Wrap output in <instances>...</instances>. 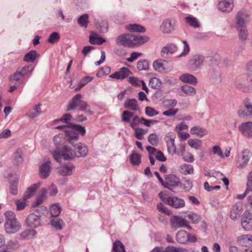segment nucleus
Segmentation results:
<instances>
[{
  "instance_id": "nucleus-27",
  "label": "nucleus",
  "mask_w": 252,
  "mask_h": 252,
  "mask_svg": "<svg viewBox=\"0 0 252 252\" xmlns=\"http://www.w3.org/2000/svg\"><path fill=\"white\" fill-rule=\"evenodd\" d=\"M242 209V205L241 203L235 204L231 209V219L233 220H236L241 214Z\"/></svg>"
},
{
  "instance_id": "nucleus-14",
  "label": "nucleus",
  "mask_w": 252,
  "mask_h": 252,
  "mask_svg": "<svg viewBox=\"0 0 252 252\" xmlns=\"http://www.w3.org/2000/svg\"><path fill=\"white\" fill-rule=\"evenodd\" d=\"M25 225L27 227L32 228L40 226L41 225L40 217L33 213L30 214L25 220Z\"/></svg>"
},
{
  "instance_id": "nucleus-42",
  "label": "nucleus",
  "mask_w": 252,
  "mask_h": 252,
  "mask_svg": "<svg viewBox=\"0 0 252 252\" xmlns=\"http://www.w3.org/2000/svg\"><path fill=\"white\" fill-rule=\"evenodd\" d=\"M125 246L119 240H116L113 245L112 252H125Z\"/></svg>"
},
{
  "instance_id": "nucleus-46",
  "label": "nucleus",
  "mask_w": 252,
  "mask_h": 252,
  "mask_svg": "<svg viewBox=\"0 0 252 252\" xmlns=\"http://www.w3.org/2000/svg\"><path fill=\"white\" fill-rule=\"evenodd\" d=\"M181 90L187 95H193L196 94L195 89L188 85H183Z\"/></svg>"
},
{
  "instance_id": "nucleus-50",
  "label": "nucleus",
  "mask_w": 252,
  "mask_h": 252,
  "mask_svg": "<svg viewBox=\"0 0 252 252\" xmlns=\"http://www.w3.org/2000/svg\"><path fill=\"white\" fill-rule=\"evenodd\" d=\"M89 15L87 14H85L81 15L78 19V23L81 27H87L89 23Z\"/></svg>"
},
{
  "instance_id": "nucleus-10",
  "label": "nucleus",
  "mask_w": 252,
  "mask_h": 252,
  "mask_svg": "<svg viewBox=\"0 0 252 252\" xmlns=\"http://www.w3.org/2000/svg\"><path fill=\"white\" fill-rule=\"evenodd\" d=\"M204 61V57L201 55H196L190 59L188 63L189 68L191 71H196L200 68Z\"/></svg>"
},
{
  "instance_id": "nucleus-56",
  "label": "nucleus",
  "mask_w": 252,
  "mask_h": 252,
  "mask_svg": "<svg viewBox=\"0 0 252 252\" xmlns=\"http://www.w3.org/2000/svg\"><path fill=\"white\" fill-rule=\"evenodd\" d=\"M247 192H252V170L250 172L247 177Z\"/></svg>"
},
{
  "instance_id": "nucleus-59",
  "label": "nucleus",
  "mask_w": 252,
  "mask_h": 252,
  "mask_svg": "<svg viewBox=\"0 0 252 252\" xmlns=\"http://www.w3.org/2000/svg\"><path fill=\"white\" fill-rule=\"evenodd\" d=\"M249 158H238L236 162V166L239 168H244L249 162Z\"/></svg>"
},
{
  "instance_id": "nucleus-63",
  "label": "nucleus",
  "mask_w": 252,
  "mask_h": 252,
  "mask_svg": "<svg viewBox=\"0 0 252 252\" xmlns=\"http://www.w3.org/2000/svg\"><path fill=\"white\" fill-rule=\"evenodd\" d=\"M212 151L214 155H216L220 158H224L223 152L220 146L218 145L213 146L212 148Z\"/></svg>"
},
{
  "instance_id": "nucleus-15",
  "label": "nucleus",
  "mask_w": 252,
  "mask_h": 252,
  "mask_svg": "<svg viewBox=\"0 0 252 252\" xmlns=\"http://www.w3.org/2000/svg\"><path fill=\"white\" fill-rule=\"evenodd\" d=\"M179 183L180 180L177 176L173 174H170L165 177L163 186L165 188L171 190L172 187H177Z\"/></svg>"
},
{
  "instance_id": "nucleus-34",
  "label": "nucleus",
  "mask_w": 252,
  "mask_h": 252,
  "mask_svg": "<svg viewBox=\"0 0 252 252\" xmlns=\"http://www.w3.org/2000/svg\"><path fill=\"white\" fill-rule=\"evenodd\" d=\"M177 104V101L175 99H166L162 102V106L165 109L174 108Z\"/></svg>"
},
{
  "instance_id": "nucleus-31",
  "label": "nucleus",
  "mask_w": 252,
  "mask_h": 252,
  "mask_svg": "<svg viewBox=\"0 0 252 252\" xmlns=\"http://www.w3.org/2000/svg\"><path fill=\"white\" fill-rule=\"evenodd\" d=\"M8 181L10 185V191L11 194L13 195H16L17 194V184L18 179L14 176H11L8 179Z\"/></svg>"
},
{
  "instance_id": "nucleus-62",
  "label": "nucleus",
  "mask_w": 252,
  "mask_h": 252,
  "mask_svg": "<svg viewBox=\"0 0 252 252\" xmlns=\"http://www.w3.org/2000/svg\"><path fill=\"white\" fill-rule=\"evenodd\" d=\"M33 70V68H32L31 65H27L23 67L21 70L19 71L22 74V75L25 77L27 75H28V73L31 74Z\"/></svg>"
},
{
  "instance_id": "nucleus-64",
  "label": "nucleus",
  "mask_w": 252,
  "mask_h": 252,
  "mask_svg": "<svg viewBox=\"0 0 252 252\" xmlns=\"http://www.w3.org/2000/svg\"><path fill=\"white\" fill-rule=\"evenodd\" d=\"M165 252H183L182 249L172 246H169L166 247Z\"/></svg>"
},
{
  "instance_id": "nucleus-8",
  "label": "nucleus",
  "mask_w": 252,
  "mask_h": 252,
  "mask_svg": "<svg viewBox=\"0 0 252 252\" xmlns=\"http://www.w3.org/2000/svg\"><path fill=\"white\" fill-rule=\"evenodd\" d=\"M171 228L176 230L179 228H187L191 230V227L189 225V221L185 219L178 216H172L170 220Z\"/></svg>"
},
{
  "instance_id": "nucleus-38",
  "label": "nucleus",
  "mask_w": 252,
  "mask_h": 252,
  "mask_svg": "<svg viewBox=\"0 0 252 252\" xmlns=\"http://www.w3.org/2000/svg\"><path fill=\"white\" fill-rule=\"evenodd\" d=\"M51 225L57 230H61L65 223L62 219L60 218H55L52 220L51 221Z\"/></svg>"
},
{
  "instance_id": "nucleus-24",
  "label": "nucleus",
  "mask_w": 252,
  "mask_h": 252,
  "mask_svg": "<svg viewBox=\"0 0 252 252\" xmlns=\"http://www.w3.org/2000/svg\"><path fill=\"white\" fill-rule=\"evenodd\" d=\"M51 162L47 161L41 164L39 166V175L41 178L46 179L51 172Z\"/></svg>"
},
{
  "instance_id": "nucleus-32",
  "label": "nucleus",
  "mask_w": 252,
  "mask_h": 252,
  "mask_svg": "<svg viewBox=\"0 0 252 252\" xmlns=\"http://www.w3.org/2000/svg\"><path fill=\"white\" fill-rule=\"evenodd\" d=\"M39 56L35 50H31L24 56L23 60L27 63H33Z\"/></svg>"
},
{
  "instance_id": "nucleus-28",
  "label": "nucleus",
  "mask_w": 252,
  "mask_h": 252,
  "mask_svg": "<svg viewBox=\"0 0 252 252\" xmlns=\"http://www.w3.org/2000/svg\"><path fill=\"white\" fill-rule=\"evenodd\" d=\"M177 241L180 244H186L188 242L189 233L184 230H179L176 235Z\"/></svg>"
},
{
  "instance_id": "nucleus-61",
  "label": "nucleus",
  "mask_w": 252,
  "mask_h": 252,
  "mask_svg": "<svg viewBox=\"0 0 252 252\" xmlns=\"http://www.w3.org/2000/svg\"><path fill=\"white\" fill-rule=\"evenodd\" d=\"M141 124H143L146 126H150L152 125H154L158 123V121L156 120H147L144 118H140Z\"/></svg>"
},
{
  "instance_id": "nucleus-39",
  "label": "nucleus",
  "mask_w": 252,
  "mask_h": 252,
  "mask_svg": "<svg viewBox=\"0 0 252 252\" xmlns=\"http://www.w3.org/2000/svg\"><path fill=\"white\" fill-rule=\"evenodd\" d=\"M36 234H37V232L34 229H26L25 230L23 231L21 233L20 236L22 239H27V238H32V237L35 236Z\"/></svg>"
},
{
  "instance_id": "nucleus-44",
  "label": "nucleus",
  "mask_w": 252,
  "mask_h": 252,
  "mask_svg": "<svg viewBox=\"0 0 252 252\" xmlns=\"http://www.w3.org/2000/svg\"><path fill=\"white\" fill-rule=\"evenodd\" d=\"M70 128H72L75 131L81 135H84L86 133L85 127L83 126L73 124H70L69 125Z\"/></svg>"
},
{
  "instance_id": "nucleus-57",
  "label": "nucleus",
  "mask_w": 252,
  "mask_h": 252,
  "mask_svg": "<svg viewBox=\"0 0 252 252\" xmlns=\"http://www.w3.org/2000/svg\"><path fill=\"white\" fill-rule=\"evenodd\" d=\"M157 209L159 212L166 214L168 216L170 215L171 214V211L161 203H159L157 204Z\"/></svg>"
},
{
  "instance_id": "nucleus-22",
  "label": "nucleus",
  "mask_w": 252,
  "mask_h": 252,
  "mask_svg": "<svg viewBox=\"0 0 252 252\" xmlns=\"http://www.w3.org/2000/svg\"><path fill=\"white\" fill-rule=\"evenodd\" d=\"M218 6L220 10L229 12L233 8V0H220Z\"/></svg>"
},
{
  "instance_id": "nucleus-35",
  "label": "nucleus",
  "mask_w": 252,
  "mask_h": 252,
  "mask_svg": "<svg viewBox=\"0 0 252 252\" xmlns=\"http://www.w3.org/2000/svg\"><path fill=\"white\" fill-rule=\"evenodd\" d=\"M75 145H76L75 148L77 149L80 157L82 158L86 157L88 152L87 146L84 144L78 142H77V144H75Z\"/></svg>"
},
{
  "instance_id": "nucleus-7",
  "label": "nucleus",
  "mask_w": 252,
  "mask_h": 252,
  "mask_svg": "<svg viewBox=\"0 0 252 252\" xmlns=\"http://www.w3.org/2000/svg\"><path fill=\"white\" fill-rule=\"evenodd\" d=\"M41 186V183L38 182L33 184L30 188L25 193L22 198L16 201V205L18 210H23L27 205V200L32 196Z\"/></svg>"
},
{
  "instance_id": "nucleus-40",
  "label": "nucleus",
  "mask_w": 252,
  "mask_h": 252,
  "mask_svg": "<svg viewBox=\"0 0 252 252\" xmlns=\"http://www.w3.org/2000/svg\"><path fill=\"white\" fill-rule=\"evenodd\" d=\"M47 192V189L46 188H42L41 194L39 195L36 199V201L33 205V207L37 206L42 203L43 200L46 198V194Z\"/></svg>"
},
{
  "instance_id": "nucleus-21",
  "label": "nucleus",
  "mask_w": 252,
  "mask_h": 252,
  "mask_svg": "<svg viewBox=\"0 0 252 252\" xmlns=\"http://www.w3.org/2000/svg\"><path fill=\"white\" fill-rule=\"evenodd\" d=\"M242 226L246 231H250L252 229V220L251 214L245 211L242 216L241 219Z\"/></svg>"
},
{
  "instance_id": "nucleus-6",
  "label": "nucleus",
  "mask_w": 252,
  "mask_h": 252,
  "mask_svg": "<svg viewBox=\"0 0 252 252\" xmlns=\"http://www.w3.org/2000/svg\"><path fill=\"white\" fill-rule=\"evenodd\" d=\"M71 158H54L55 160L61 164V166L57 167L58 173L63 176H70L72 174L75 169V166L68 159Z\"/></svg>"
},
{
  "instance_id": "nucleus-18",
  "label": "nucleus",
  "mask_w": 252,
  "mask_h": 252,
  "mask_svg": "<svg viewBox=\"0 0 252 252\" xmlns=\"http://www.w3.org/2000/svg\"><path fill=\"white\" fill-rule=\"evenodd\" d=\"M153 66L155 70L158 72L167 71L169 70L168 63L164 60H157L154 62Z\"/></svg>"
},
{
  "instance_id": "nucleus-13",
  "label": "nucleus",
  "mask_w": 252,
  "mask_h": 252,
  "mask_svg": "<svg viewBox=\"0 0 252 252\" xmlns=\"http://www.w3.org/2000/svg\"><path fill=\"white\" fill-rule=\"evenodd\" d=\"M176 21L174 19H166L160 26V30L163 33H170L175 30Z\"/></svg>"
},
{
  "instance_id": "nucleus-48",
  "label": "nucleus",
  "mask_w": 252,
  "mask_h": 252,
  "mask_svg": "<svg viewBox=\"0 0 252 252\" xmlns=\"http://www.w3.org/2000/svg\"><path fill=\"white\" fill-rule=\"evenodd\" d=\"M137 68L138 70H148L149 68V62L147 60H140L137 63Z\"/></svg>"
},
{
  "instance_id": "nucleus-51",
  "label": "nucleus",
  "mask_w": 252,
  "mask_h": 252,
  "mask_svg": "<svg viewBox=\"0 0 252 252\" xmlns=\"http://www.w3.org/2000/svg\"><path fill=\"white\" fill-rule=\"evenodd\" d=\"M188 143L192 148L198 150L201 147V141L198 139H190L188 140Z\"/></svg>"
},
{
  "instance_id": "nucleus-12",
  "label": "nucleus",
  "mask_w": 252,
  "mask_h": 252,
  "mask_svg": "<svg viewBox=\"0 0 252 252\" xmlns=\"http://www.w3.org/2000/svg\"><path fill=\"white\" fill-rule=\"evenodd\" d=\"M149 38L146 35H140L138 33L130 34L129 48H133L145 43Z\"/></svg>"
},
{
  "instance_id": "nucleus-53",
  "label": "nucleus",
  "mask_w": 252,
  "mask_h": 252,
  "mask_svg": "<svg viewBox=\"0 0 252 252\" xmlns=\"http://www.w3.org/2000/svg\"><path fill=\"white\" fill-rule=\"evenodd\" d=\"M161 85V82L159 79L153 77L150 79L149 85L153 89H158L160 87Z\"/></svg>"
},
{
  "instance_id": "nucleus-49",
  "label": "nucleus",
  "mask_w": 252,
  "mask_h": 252,
  "mask_svg": "<svg viewBox=\"0 0 252 252\" xmlns=\"http://www.w3.org/2000/svg\"><path fill=\"white\" fill-rule=\"evenodd\" d=\"M187 217L193 224L198 223L201 219V217L199 215L193 212L188 214Z\"/></svg>"
},
{
  "instance_id": "nucleus-2",
  "label": "nucleus",
  "mask_w": 252,
  "mask_h": 252,
  "mask_svg": "<svg viewBox=\"0 0 252 252\" xmlns=\"http://www.w3.org/2000/svg\"><path fill=\"white\" fill-rule=\"evenodd\" d=\"M248 14L246 11H239L236 16L235 28H236L240 40L244 41L247 39L248 32L246 26V22Z\"/></svg>"
},
{
  "instance_id": "nucleus-60",
  "label": "nucleus",
  "mask_w": 252,
  "mask_h": 252,
  "mask_svg": "<svg viewBox=\"0 0 252 252\" xmlns=\"http://www.w3.org/2000/svg\"><path fill=\"white\" fill-rule=\"evenodd\" d=\"M179 109L176 108L167 109V110L164 111L162 113L163 116L167 117H174L178 112Z\"/></svg>"
},
{
  "instance_id": "nucleus-58",
  "label": "nucleus",
  "mask_w": 252,
  "mask_h": 252,
  "mask_svg": "<svg viewBox=\"0 0 252 252\" xmlns=\"http://www.w3.org/2000/svg\"><path fill=\"white\" fill-rule=\"evenodd\" d=\"M149 142L153 146H156L158 143V138L156 133L150 134L148 138Z\"/></svg>"
},
{
  "instance_id": "nucleus-55",
  "label": "nucleus",
  "mask_w": 252,
  "mask_h": 252,
  "mask_svg": "<svg viewBox=\"0 0 252 252\" xmlns=\"http://www.w3.org/2000/svg\"><path fill=\"white\" fill-rule=\"evenodd\" d=\"M145 114L147 116L153 117L158 114V112L155 110L154 108L150 106H146L145 107Z\"/></svg>"
},
{
  "instance_id": "nucleus-26",
  "label": "nucleus",
  "mask_w": 252,
  "mask_h": 252,
  "mask_svg": "<svg viewBox=\"0 0 252 252\" xmlns=\"http://www.w3.org/2000/svg\"><path fill=\"white\" fill-rule=\"evenodd\" d=\"M146 148L149 154L148 158H165L161 151L158 150L155 147L147 146Z\"/></svg>"
},
{
  "instance_id": "nucleus-43",
  "label": "nucleus",
  "mask_w": 252,
  "mask_h": 252,
  "mask_svg": "<svg viewBox=\"0 0 252 252\" xmlns=\"http://www.w3.org/2000/svg\"><path fill=\"white\" fill-rule=\"evenodd\" d=\"M180 171L184 175L192 174L193 168L191 165L184 164L180 167Z\"/></svg>"
},
{
  "instance_id": "nucleus-11",
  "label": "nucleus",
  "mask_w": 252,
  "mask_h": 252,
  "mask_svg": "<svg viewBox=\"0 0 252 252\" xmlns=\"http://www.w3.org/2000/svg\"><path fill=\"white\" fill-rule=\"evenodd\" d=\"M249 83V81L248 80L247 76L241 75L236 78L234 85L239 90L250 93Z\"/></svg>"
},
{
  "instance_id": "nucleus-16",
  "label": "nucleus",
  "mask_w": 252,
  "mask_h": 252,
  "mask_svg": "<svg viewBox=\"0 0 252 252\" xmlns=\"http://www.w3.org/2000/svg\"><path fill=\"white\" fill-rule=\"evenodd\" d=\"M167 204L174 208H182L185 206V201L175 196L168 197Z\"/></svg>"
},
{
  "instance_id": "nucleus-1",
  "label": "nucleus",
  "mask_w": 252,
  "mask_h": 252,
  "mask_svg": "<svg viewBox=\"0 0 252 252\" xmlns=\"http://www.w3.org/2000/svg\"><path fill=\"white\" fill-rule=\"evenodd\" d=\"M79 138L77 132L72 128H69L66 133L65 136L62 134L55 135L53 141L56 146V150L50 151L53 158H75V152L65 145L68 142L73 147H76Z\"/></svg>"
},
{
  "instance_id": "nucleus-5",
  "label": "nucleus",
  "mask_w": 252,
  "mask_h": 252,
  "mask_svg": "<svg viewBox=\"0 0 252 252\" xmlns=\"http://www.w3.org/2000/svg\"><path fill=\"white\" fill-rule=\"evenodd\" d=\"M175 138L176 135L173 132H169L165 135L164 141L166 144L167 151L171 156L175 154L178 156H182L185 152V147L184 145H182L180 151H177L175 144Z\"/></svg>"
},
{
  "instance_id": "nucleus-47",
  "label": "nucleus",
  "mask_w": 252,
  "mask_h": 252,
  "mask_svg": "<svg viewBox=\"0 0 252 252\" xmlns=\"http://www.w3.org/2000/svg\"><path fill=\"white\" fill-rule=\"evenodd\" d=\"M134 116V113L128 110L123 111L122 116V121L124 123H130V120Z\"/></svg>"
},
{
  "instance_id": "nucleus-45",
  "label": "nucleus",
  "mask_w": 252,
  "mask_h": 252,
  "mask_svg": "<svg viewBox=\"0 0 252 252\" xmlns=\"http://www.w3.org/2000/svg\"><path fill=\"white\" fill-rule=\"evenodd\" d=\"M24 77L22 75L21 72L17 71L13 75L10 76L9 79L11 83L14 81L17 82L20 85L22 84V79Z\"/></svg>"
},
{
  "instance_id": "nucleus-19",
  "label": "nucleus",
  "mask_w": 252,
  "mask_h": 252,
  "mask_svg": "<svg viewBox=\"0 0 252 252\" xmlns=\"http://www.w3.org/2000/svg\"><path fill=\"white\" fill-rule=\"evenodd\" d=\"M131 74V72L128 68L123 67L120 68L118 71H116L110 75L109 77L116 79H124L127 77Z\"/></svg>"
},
{
  "instance_id": "nucleus-37",
  "label": "nucleus",
  "mask_w": 252,
  "mask_h": 252,
  "mask_svg": "<svg viewBox=\"0 0 252 252\" xmlns=\"http://www.w3.org/2000/svg\"><path fill=\"white\" fill-rule=\"evenodd\" d=\"M93 32H92L89 36V42L91 44L100 45L106 42L105 38L102 37H98L97 35H93Z\"/></svg>"
},
{
  "instance_id": "nucleus-54",
  "label": "nucleus",
  "mask_w": 252,
  "mask_h": 252,
  "mask_svg": "<svg viewBox=\"0 0 252 252\" xmlns=\"http://www.w3.org/2000/svg\"><path fill=\"white\" fill-rule=\"evenodd\" d=\"M186 22L190 26L194 28H198L199 26L198 20L196 18L188 16L186 18Z\"/></svg>"
},
{
  "instance_id": "nucleus-33",
  "label": "nucleus",
  "mask_w": 252,
  "mask_h": 252,
  "mask_svg": "<svg viewBox=\"0 0 252 252\" xmlns=\"http://www.w3.org/2000/svg\"><path fill=\"white\" fill-rule=\"evenodd\" d=\"M190 132L191 134L199 137H202L207 133L206 129L202 128L199 126H194L192 127L190 130Z\"/></svg>"
},
{
  "instance_id": "nucleus-20",
  "label": "nucleus",
  "mask_w": 252,
  "mask_h": 252,
  "mask_svg": "<svg viewBox=\"0 0 252 252\" xmlns=\"http://www.w3.org/2000/svg\"><path fill=\"white\" fill-rule=\"evenodd\" d=\"M238 129L245 136L252 138V122L242 123L238 126Z\"/></svg>"
},
{
  "instance_id": "nucleus-4",
  "label": "nucleus",
  "mask_w": 252,
  "mask_h": 252,
  "mask_svg": "<svg viewBox=\"0 0 252 252\" xmlns=\"http://www.w3.org/2000/svg\"><path fill=\"white\" fill-rule=\"evenodd\" d=\"M4 215L6 218L4 228L6 233L12 234L18 231L21 225L16 219L14 214L11 211H7Z\"/></svg>"
},
{
  "instance_id": "nucleus-23",
  "label": "nucleus",
  "mask_w": 252,
  "mask_h": 252,
  "mask_svg": "<svg viewBox=\"0 0 252 252\" xmlns=\"http://www.w3.org/2000/svg\"><path fill=\"white\" fill-rule=\"evenodd\" d=\"M208 76L211 82L213 84H218L221 81V76L219 68L210 69Z\"/></svg>"
},
{
  "instance_id": "nucleus-25",
  "label": "nucleus",
  "mask_w": 252,
  "mask_h": 252,
  "mask_svg": "<svg viewBox=\"0 0 252 252\" xmlns=\"http://www.w3.org/2000/svg\"><path fill=\"white\" fill-rule=\"evenodd\" d=\"M117 44L129 48L130 34H123L118 36L116 39Z\"/></svg>"
},
{
  "instance_id": "nucleus-36",
  "label": "nucleus",
  "mask_w": 252,
  "mask_h": 252,
  "mask_svg": "<svg viewBox=\"0 0 252 252\" xmlns=\"http://www.w3.org/2000/svg\"><path fill=\"white\" fill-rule=\"evenodd\" d=\"M126 28L132 32H145V29L143 26L136 24L127 25L126 26Z\"/></svg>"
},
{
  "instance_id": "nucleus-52",
  "label": "nucleus",
  "mask_w": 252,
  "mask_h": 252,
  "mask_svg": "<svg viewBox=\"0 0 252 252\" xmlns=\"http://www.w3.org/2000/svg\"><path fill=\"white\" fill-rule=\"evenodd\" d=\"M60 36L58 32H53L49 35L47 41L51 44H54L58 41L60 39Z\"/></svg>"
},
{
  "instance_id": "nucleus-17",
  "label": "nucleus",
  "mask_w": 252,
  "mask_h": 252,
  "mask_svg": "<svg viewBox=\"0 0 252 252\" xmlns=\"http://www.w3.org/2000/svg\"><path fill=\"white\" fill-rule=\"evenodd\" d=\"M177 50V47L173 43H168L161 51V56L164 58H169Z\"/></svg>"
},
{
  "instance_id": "nucleus-30",
  "label": "nucleus",
  "mask_w": 252,
  "mask_h": 252,
  "mask_svg": "<svg viewBox=\"0 0 252 252\" xmlns=\"http://www.w3.org/2000/svg\"><path fill=\"white\" fill-rule=\"evenodd\" d=\"M124 106L126 109L136 111L139 109L138 102L135 98L127 99L124 103Z\"/></svg>"
},
{
  "instance_id": "nucleus-9",
  "label": "nucleus",
  "mask_w": 252,
  "mask_h": 252,
  "mask_svg": "<svg viewBox=\"0 0 252 252\" xmlns=\"http://www.w3.org/2000/svg\"><path fill=\"white\" fill-rule=\"evenodd\" d=\"M244 106L241 107L238 114L240 118H245L252 117V102L249 98H245L243 100Z\"/></svg>"
},
{
  "instance_id": "nucleus-29",
  "label": "nucleus",
  "mask_w": 252,
  "mask_h": 252,
  "mask_svg": "<svg viewBox=\"0 0 252 252\" xmlns=\"http://www.w3.org/2000/svg\"><path fill=\"white\" fill-rule=\"evenodd\" d=\"M180 79L183 82L189 83L193 85H195L197 84V80L195 76L190 74H182Z\"/></svg>"
},
{
  "instance_id": "nucleus-3",
  "label": "nucleus",
  "mask_w": 252,
  "mask_h": 252,
  "mask_svg": "<svg viewBox=\"0 0 252 252\" xmlns=\"http://www.w3.org/2000/svg\"><path fill=\"white\" fill-rule=\"evenodd\" d=\"M82 95L81 94H77L75 95L69 101L66 106V111H69L74 109L77 106L81 111L91 113L90 105L86 101L82 100Z\"/></svg>"
},
{
  "instance_id": "nucleus-41",
  "label": "nucleus",
  "mask_w": 252,
  "mask_h": 252,
  "mask_svg": "<svg viewBox=\"0 0 252 252\" xmlns=\"http://www.w3.org/2000/svg\"><path fill=\"white\" fill-rule=\"evenodd\" d=\"M61 207L58 203L54 204L50 207V214L52 217H57L61 213Z\"/></svg>"
}]
</instances>
